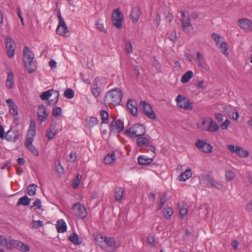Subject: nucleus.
<instances>
[{"mask_svg": "<svg viewBox=\"0 0 252 252\" xmlns=\"http://www.w3.org/2000/svg\"><path fill=\"white\" fill-rule=\"evenodd\" d=\"M49 113L47 112L46 107L43 105H39L37 108L38 120L40 122L45 121L48 116Z\"/></svg>", "mask_w": 252, "mask_h": 252, "instance_id": "6ab92c4d", "label": "nucleus"}, {"mask_svg": "<svg viewBox=\"0 0 252 252\" xmlns=\"http://www.w3.org/2000/svg\"><path fill=\"white\" fill-rule=\"evenodd\" d=\"M180 214L181 217L184 218L186 216L188 212L187 206L184 202H182L178 204Z\"/></svg>", "mask_w": 252, "mask_h": 252, "instance_id": "4c0bfd02", "label": "nucleus"}, {"mask_svg": "<svg viewBox=\"0 0 252 252\" xmlns=\"http://www.w3.org/2000/svg\"><path fill=\"white\" fill-rule=\"evenodd\" d=\"M153 159L146 156H140L138 158V162L140 165H146L151 163Z\"/></svg>", "mask_w": 252, "mask_h": 252, "instance_id": "e433bc0d", "label": "nucleus"}, {"mask_svg": "<svg viewBox=\"0 0 252 252\" xmlns=\"http://www.w3.org/2000/svg\"><path fill=\"white\" fill-rule=\"evenodd\" d=\"M56 172L60 175H63L64 173V168L61 165L60 161L56 166Z\"/></svg>", "mask_w": 252, "mask_h": 252, "instance_id": "864d4df0", "label": "nucleus"}, {"mask_svg": "<svg viewBox=\"0 0 252 252\" xmlns=\"http://www.w3.org/2000/svg\"><path fill=\"white\" fill-rule=\"evenodd\" d=\"M139 109L143 114L150 119L156 120L157 116L151 105L146 101H141L139 104Z\"/></svg>", "mask_w": 252, "mask_h": 252, "instance_id": "1a4fd4ad", "label": "nucleus"}, {"mask_svg": "<svg viewBox=\"0 0 252 252\" xmlns=\"http://www.w3.org/2000/svg\"><path fill=\"white\" fill-rule=\"evenodd\" d=\"M91 92L95 97H97L100 94V89L99 87H96L94 85H92L91 87Z\"/></svg>", "mask_w": 252, "mask_h": 252, "instance_id": "8fccbe9b", "label": "nucleus"}, {"mask_svg": "<svg viewBox=\"0 0 252 252\" xmlns=\"http://www.w3.org/2000/svg\"><path fill=\"white\" fill-rule=\"evenodd\" d=\"M173 210L171 207H167L163 210V215L165 219L169 220L173 215Z\"/></svg>", "mask_w": 252, "mask_h": 252, "instance_id": "c03bdc74", "label": "nucleus"}, {"mask_svg": "<svg viewBox=\"0 0 252 252\" xmlns=\"http://www.w3.org/2000/svg\"><path fill=\"white\" fill-rule=\"evenodd\" d=\"M68 239L70 242L76 245H80L82 243L78 235L75 233H73L72 235L70 236Z\"/></svg>", "mask_w": 252, "mask_h": 252, "instance_id": "79ce46f5", "label": "nucleus"}, {"mask_svg": "<svg viewBox=\"0 0 252 252\" xmlns=\"http://www.w3.org/2000/svg\"><path fill=\"white\" fill-rule=\"evenodd\" d=\"M33 206H34L37 209H40L41 206L40 200L39 199H36L33 203Z\"/></svg>", "mask_w": 252, "mask_h": 252, "instance_id": "69168bd1", "label": "nucleus"}, {"mask_svg": "<svg viewBox=\"0 0 252 252\" xmlns=\"http://www.w3.org/2000/svg\"><path fill=\"white\" fill-rule=\"evenodd\" d=\"M62 112V109L60 107H54L52 111V114L54 117L59 116Z\"/></svg>", "mask_w": 252, "mask_h": 252, "instance_id": "603ef678", "label": "nucleus"}, {"mask_svg": "<svg viewBox=\"0 0 252 252\" xmlns=\"http://www.w3.org/2000/svg\"><path fill=\"white\" fill-rule=\"evenodd\" d=\"M23 62L29 73H32L36 69L34 55L28 47H25L24 49Z\"/></svg>", "mask_w": 252, "mask_h": 252, "instance_id": "7ed1b4c3", "label": "nucleus"}, {"mask_svg": "<svg viewBox=\"0 0 252 252\" xmlns=\"http://www.w3.org/2000/svg\"><path fill=\"white\" fill-rule=\"evenodd\" d=\"M96 28L100 31L104 32H106V30L104 29V25L102 23L98 22L96 23Z\"/></svg>", "mask_w": 252, "mask_h": 252, "instance_id": "0e129e2a", "label": "nucleus"}, {"mask_svg": "<svg viewBox=\"0 0 252 252\" xmlns=\"http://www.w3.org/2000/svg\"><path fill=\"white\" fill-rule=\"evenodd\" d=\"M37 186L34 184L30 185L27 188L28 193L30 196H33L35 194Z\"/></svg>", "mask_w": 252, "mask_h": 252, "instance_id": "a18cd8bd", "label": "nucleus"}, {"mask_svg": "<svg viewBox=\"0 0 252 252\" xmlns=\"http://www.w3.org/2000/svg\"><path fill=\"white\" fill-rule=\"evenodd\" d=\"M82 176L80 174H78L76 175V178L72 181V186L74 189H76L79 186Z\"/></svg>", "mask_w": 252, "mask_h": 252, "instance_id": "09e8293b", "label": "nucleus"}, {"mask_svg": "<svg viewBox=\"0 0 252 252\" xmlns=\"http://www.w3.org/2000/svg\"><path fill=\"white\" fill-rule=\"evenodd\" d=\"M229 116L231 119L236 121L237 120L239 117V114L236 110H234L231 113L229 114Z\"/></svg>", "mask_w": 252, "mask_h": 252, "instance_id": "13d9d810", "label": "nucleus"}, {"mask_svg": "<svg viewBox=\"0 0 252 252\" xmlns=\"http://www.w3.org/2000/svg\"><path fill=\"white\" fill-rule=\"evenodd\" d=\"M56 33L58 35L68 37L70 33L68 28L65 22H59L57 29Z\"/></svg>", "mask_w": 252, "mask_h": 252, "instance_id": "a211bd4d", "label": "nucleus"}, {"mask_svg": "<svg viewBox=\"0 0 252 252\" xmlns=\"http://www.w3.org/2000/svg\"><path fill=\"white\" fill-rule=\"evenodd\" d=\"M19 241H20L19 240H10L9 241H8L7 240L4 247L8 250L17 249V247L18 246Z\"/></svg>", "mask_w": 252, "mask_h": 252, "instance_id": "f704fd0d", "label": "nucleus"}, {"mask_svg": "<svg viewBox=\"0 0 252 252\" xmlns=\"http://www.w3.org/2000/svg\"><path fill=\"white\" fill-rule=\"evenodd\" d=\"M193 77V72L191 70L187 71L181 77V81L182 83L188 82Z\"/></svg>", "mask_w": 252, "mask_h": 252, "instance_id": "473e14b6", "label": "nucleus"}, {"mask_svg": "<svg viewBox=\"0 0 252 252\" xmlns=\"http://www.w3.org/2000/svg\"><path fill=\"white\" fill-rule=\"evenodd\" d=\"M33 142H25L26 147L31 151L32 154L37 157L38 156V152L36 148L32 145Z\"/></svg>", "mask_w": 252, "mask_h": 252, "instance_id": "c9c22d12", "label": "nucleus"}, {"mask_svg": "<svg viewBox=\"0 0 252 252\" xmlns=\"http://www.w3.org/2000/svg\"><path fill=\"white\" fill-rule=\"evenodd\" d=\"M195 146L203 153H208L212 152L213 147L205 140L199 139L196 142Z\"/></svg>", "mask_w": 252, "mask_h": 252, "instance_id": "2eb2a0df", "label": "nucleus"}, {"mask_svg": "<svg viewBox=\"0 0 252 252\" xmlns=\"http://www.w3.org/2000/svg\"><path fill=\"white\" fill-rule=\"evenodd\" d=\"M6 103L9 108L10 114L14 116L17 115L18 113V108L13 100L11 98H8L6 100Z\"/></svg>", "mask_w": 252, "mask_h": 252, "instance_id": "393cba45", "label": "nucleus"}, {"mask_svg": "<svg viewBox=\"0 0 252 252\" xmlns=\"http://www.w3.org/2000/svg\"><path fill=\"white\" fill-rule=\"evenodd\" d=\"M56 228L59 233H63L66 231L67 225L64 220H59L57 221Z\"/></svg>", "mask_w": 252, "mask_h": 252, "instance_id": "cd10ccee", "label": "nucleus"}, {"mask_svg": "<svg viewBox=\"0 0 252 252\" xmlns=\"http://www.w3.org/2000/svg\"><path fill=\"white\" fill-rule=\"evenodd\" d=\"M110 130L112 132H119L124 128L123 122L114 118L109 126Z\"/></svg>", "mask_w": 252, "mask_h": 252, "instance_id": "dca6fc26", "label": "nucleus"}, {"mask_svg": "<svg viewBox=\"0 0 252 252\" xmlns=\"http://www.w3.org/2000/svg\"><path fill=\"white\" fill-rule=\"evenodd\" d=\"M177 37L176 32L175 31H173L168 33V38L172 41L174 42Z\"/></svg>", "mask_w": 252, "mask_h": 252, "instance_id": "4d7b16f0", "label": "nucleus"}, {"mask_svg": "<svg viewBox=\"0 0 252 252\" xmlns=\"http://www.w3.org/2000/svg\"><path fill=\"white\" fill-rule=\"evenodd\" d=\"M69 161L73 162L75 161L77 159V155L75 152H71L69 154Z\"/></svg>", "mask_w": 252, "mask_h": 252, "instance_id": "bf43d9fd", "label": "nucleus"}, {"mask_svg": "<svg viewBox=\"0 0 252 252\" xmlns=\"http://www.w3.org/2000/svg\"><path fill=\"white\" fill-rule=\"evenodd\" d=\"M32 225L33 228L37 229L43 225V222L41 220L33 221Z\"/></svg>", "mask_w": 252, "mask_h": 252, "instance_id": "6e6d98bb", "label": "nucleus"}, {"mask_svg": "<svg viewBox=\"0 0 252 252\" xmlns=\"http://www.w3.org/2000/svg\"><path fill=\"white\" fill-rule=\"evenodd\" d=\"M124 189L122 187H116L115 190V199L116 201L120 202L123 199Z\"/></svg>", "mask_w": 252, "mask_h": 252, "instance_id": "7c9ffc66", "label": "nucleus"}, {"mask_svg": "<svg viewBox=\"0 0 252 252\" xmlns=\"http://www.w3.org/2000/svg\"><path fill=\"white\" fill-rule=\"evenodd\" d=\"M196 62L200 68H205L206 64L204 61L203 56L199 52L196 53Z\"/></svg>", "mask_w": 252, "mask_h": 252, "instance_id": "c756f323", "label": "nucleus"}, {"mask_svg": "<svg viewBox=\"0 0 252 252\" xmlns=\"http://www.w3.org/2000/svg\"><path fill=\"white\" fill-rule=\"evenodd\" d=\"M30 199L27 195H25L19 199L17 205V206H27L30 204Z\"/></svg>", "mask_w": 252, "mask_h": 252, "instance_id": "58836bf2", "label": "nucleus"}, {"mask_svg": "<svg viewBox=\"0 0 252 252\" xmlns=\"http://www.w3.org/2000/svg\"><path fill=\"white\" fill-rule=\"evenodd\" d=\"M127 108L129 111L133 116H136L137 114V104L135 100L129 99L127 102Z\"/></svg>", "mask_w": 252, "mask_h": 252, "instance_id": "b1692460", "label": "nucleus"}, {"mask_svg": "<svg viewBox=\"0 0 252 252\" xmlns=\"http://www.w3.org/2000/svg\"><path fill=\"white\" fill-rule=\"evenodd\" d=\"M116 156L114 152L108 153L104 158V162L107 165H112L116 161Z\"/></svg>", "mask_w": 252, "mask_h": 252, "instance_id": "bb28decb", "label": "nucleus"}, {"mask_svg": "<svg viewBox=\"0 0 252 252\" xmlns=\"http://www.w3.org/2000/svg\"><path fill=\"white\" fill-rule=\"evenodd\" d=\"M7 240V239L4 236L0 235V246L4 247Z\"/></svg>", "mask_w": 252, "mask_h": 252, "instance_id": "680f3d73", "label": "nucleus"}, {"mask_svg": "<svg viewBox=\"0 0 252 252\" xmlns=\"http://www.w3.org/2000/svg\"><path fill=\"white\" fill-rule=\"evenodd\" d=\"M147 242L149 245L154 246L155 244V240L154 237L152 235L148 236L147 237Z\"/></svg>", "mask_w": 252, "mask_h": 252, "instance_id": "052dcab7", "label": "nucleus"}, {"mask_svg": "<svg viewBox=\"0 0 252 252\" xmlns=\"http://www.w3.org/2000/svg\"><path fill=\"white\" fill-rule=\"evenodd\" d=\"M178 107L187 110H191L193 106L189 99L181 94H179L176 98Z\"/></svg>", "mask_w": 252, "mask_h": 252, "instance_id": "f8f14e48", "label": "nucleus"}, {"mask_svg": "<svg viewBox=\"0 0 252 252\" xmlns=\"http://www.w3.org/2000/svg\"><path fill=\"white\" fill-rule=\"evenodd\" d=\"M36 134V126L33 122H31L29 126L27 137L26 139V142H33V139Z\"/></svg>", "mask_w": 252, "mask_h": 252, "instance_id": "aec40b11", "label": "nucleus"}, {"mask_svg": "<svg viewBox=\"0 0 252 252\" xmlns=\"http://www.w3.org/2000/svg\"><path fill=\"white\" fill-rule=\"evenodd\" d=\"M192 176L191 168H188L184 173H181L178 177V180L181 182L186 181Z\"/></svg>", "mask_w": 252, "mask_h": 252, "instance_id": "c85d7f7f", "label": "nucleus"}, {"mask_svg": "<svg viewBox=\"0 0 252 252\" xmlns=\"http://www.w3.org/2000/svg\"><path fill=\"white\" fill-rule=\"evenodd\" d=\"M100 115L101 117L102 123L106 124L108 123L109 115L108 113L104 111L101 110L100 112Z\"/></svg>", "mask_w": 252, "mask_h": 252, "instance_id": "49530a36", "label": "nucleus"}, {"mask_svg": "<svg viewBox=\"0 0 252 252\" xmlns=\"http://www.w3.org/2000/svg\"><path fill=\"white\" fill-rule=\"evenodd\" d=\"M72 213L75 216L82 220H84L87 216L86 207L80 203H76L73 205Z\"/></svg>", "mask_w": 252, "mask_h": 252, "instance_id": "9b49d317", "label": "nucleus"}, {"mask_svg": "<svg viewBox=\"0 0 252 252\" xmlns=\"http://www.w3.org/2000/svg\"><path fill=\"white\" fill-rule=\"evenodd\" d=\"M226 148L231 153L235 154L237 156L241 158H246L249 155L248 150L239 146H236L232 144H228L227 145Z\"/></svg>", "mask_w": 252, "mask_h": 252, "instance_id": "9d476101", "label": "nucleus"}, {"mask_svg": "<svg viewBox=\"0 0 252 252\" xmlns=\"http://www.w3.org/2000/svg\"><path fill=\"white\" fill-rule=\"evenodd\" d=\"M229 124L230 121L226 119L224 122L221 124L220 127L222 129H226Z\"/></svg>", "mask_w": 252, "mask_h": 252, "instance_id": "e2e57ef3", "label": "nucleus"}, {"mask_svg": "<svg viewBox=\"0 0 252 252\" xmlns=\"http://www.w3.org/2000/svg\"><path fill=\"white\" fill-rule=\"evenodd\" d=\"M246 209L247 211L252 213V201L247 203L246 206Z\"/></svg>", "mask_w": 252, "mask_h": 252, "instance_id": "774afa93", "label": "nucleus"}, {"mask_svg": "<svg viewBox=\"0 0 252 252\" xmlns=\"http://www.w3.org/2000/svg\"><path fill=\"white\" fill-rule=\"evenodd\" d=\"M59 94L58 91L50 90L44 92L41 94L40 98L43 100H47L49 105H55L58 102Z\"/></svg>", "mask_w": 252, "mask_h": 252, "instance_id": "423d86ee", "label": "nucleus"}, {"mask_svg": "<svg viewBox=\"0 0 252 252\" xmlns=\"http://www.w3.org/2000/svg\"><path fill=\"white\" fill-rule=\"evenodd\" d=\"M239 27L245 32H250L252 31V21L247 18H242L238 21Z\"/></svg>", "mask_w": 252, "mask_h": 252, "instance_id": "f3484780", "label": "nucleus"}, {"mask_svg": "<svg viewBox=\"0 0 252 252\" xmlns=\"http://www.w3.org/2000/svg\"><path fill=\"white\" fill-rule=\"evenodd\" d=\"M64 96L68 99H71L74 96V93L72 89L68 88L64 92Z\"/></svg>", "mask_w": 252, "mask_h": 252, "instance_id": "de8ad7c7", "label": "nucleus"}, {"mask_svg": "<svg viewBox=\"0 0 252 252\" xmlns=\"http://www.w3.org/2000/svg\"><path fill=\"white\" fill-rule=\"evenodd\" d=\"M125 49L127 53L130 54L132 52V45L130 41H127L125 45Z\"/></svg>", "mask_w": 252, "mask_h": 252, "instance_id": "5fc2aeb1", "label": "nucleus"}, {"mask_svg": "<svg viewBox=\"0 0 252 252\" xmlns=\"http://www.w3.org/2000/svg\"><path fill=\"white\" fill-rule=\"evenodd\" d=\"M182 27L183 31L186 33H190L193 28L191 24L189 18L181 19Z\"/></svg>", "mask_w": 252, "mask_h": 252, "instance_id": "412c9836", "label": "nucleus"}, {"mask_svg": "<svg viewBox=\"0 0 252 252\" xmlns=\"http://www.w3.org/2000/svg\"><path fill=\"white\" fill-rule=\"evenodd\" d=\"M146 130L144 126L140 124H135L133 125L129 128L126 129L125 131L126 135L130 137H136L145 134Z\"/></svg>", "mask_w": 252, "mask_h": 252, "instance_id": "39448f33", "label": "nucleus"}, {"mask_svg": "<svg viewBox=\"0 0 252 252\" xmlns=\"http://www.w3.org/2000/svg\"><path fill=\"white\" fill-rule=\"evenodd\" d=\"M17 249L22 252H28L30 250V247L29 245L20 241Z\"/></svg>", "mask_w": 252, "mask_h": 252, "instance_id": "37998d69", "label": "nucleus"}, {"mask_svg": "<svg viewBox=\"0 0 252 252\" xmlns=\"http://www.w3.org/2000/svg\"><path fill=\"white\" fill-rule=\"evenodd\" d=\"M94 238L101 249L106 252H114L121 246L120 241L113 237L103 236L101 234H96Z\"/></svg>", "mask_w": 252, "mask_h": 252, "instance_id": "f257e3e1", "label": "nucleus"}, {"mask_svg": "<svg viewBox=\"0 0 252 252\" xmlns=\"http://www.w3.org/2000/svg\"><path fill=\"white\" fill-rule=\"evenodd\" d=\"M219 129V125L211 118L208 126H207L206 128V131L210 132H215L218 131Z\"/></svg>", "mask_w": 252, "mask_h": 252, "instance_id": "2f4dec72", "label": "nucleus"}, {"mask_svg": "<svg viewBox=\"0 0 252 252\" xmlns=\"http://www.w3.org/2000/svg\"><path fill=\"white\" fill-rule=\"evenodd\" d=\"M165 203V198L164 197H162L160 198V201L158 205V210H160Z\"/></svg>", "mask_w": 252, "mask_h": 252, "instance_id": "338daca9", "label": "nucleus"}, {"mask_svg": "<svg viewBox=\"0 0 252 252\" xmlns=\"http://www.w3.org/2000/svg\"><path fill=\"white\" fill-rule=\"evenodd\" d=\"M20 136L18 131L13 130L10 128L5 134V138L8 141H16Z\"/></svg>", "mask_w": 252, "mask_h": 252, "instance_id": "4be33fe9", "label": "nucleus"}, {"mask_svg": "<svg viewBox=\"0 0 252 252\" xmlns=\"http://www.w3.org/2000/svg\"><path fill=\"white\" fill-rule=\"evenodd\" d=\"M151 139L150 135L144 134L137 138L136 144L139 147H149L151 151L155 153V147L151 145Z\"/></svg>", "mask_w": 252, "mask_h": 252, "instance_id": "6e6552de", "label": "nucleus"}, {"mask_svg": "<svg viewBox=\"0 0 252 252\" xmlns=\"http://www.w3.org/2000/svg\"><path fill=\"white\" fill-rule=\"evenodd\" d=\"M87 124L90 127H93L98 124L97 118L94 117H90L87 119Z\"/></svg>", "mask_w": 252, "mask_h": 252, "instance_id": "ea45409f", "label": "nucleus"}, {"mask_svg": "<svg viewBox=\"0 0 252 252\" xmlns=\"http://www.w3.org/2000/svg\"><path fill=\"white\" fill-rule=\"evenodd\" d=\"M123 94L119 88L113 89L108 91L104 97V104L110 107L120 104L123 99Z\"/></svg>", "mask_w": 252, "mask_h": 252, "instance_id": "f03ea898", "label": "nucleus"}, {"mask_svg": "<svg viewBox=\"0 0 252 252\" xmlns=\"http://www.w3.org/2000/svg\"><path fill=\"white\" fill-rule=\"evenodd\" d=\"M57 132V130L55 128H51L50 130L47 132V136L48 139H53L56 133Z\"/></svg>", "mask_w": 252, "mask_h": 252, "instance_id": "3c124183", "label": "nucleus"}, {"mask_svg": "<svg viewBox=\"0 0 252 252\" xmlns=\"http://www.w3.org/2000/svg\"><path fill=\"white\" fill-rule=\"evenodd\" d=\"M199 184L204 187H214L218 189L222 188V184L215 180L208 174L202 175L199 178Z\"/></svg>", "mask_w": 252, "mask_h": 252, "instance_id": "20e7f679", "label": "nucleus"}, {"mask_svg": "<svg viewBox=\"0 0 252 252\" xmlns=\"http://www.w3.org/2000/svg\"><path fill=\"white\" fill-rule=\"evenodd\" d=\"M5 44L8 56L9 58L13 57L16 48V43L11 38L7 37L5 39Z\"/></svg>", "mask_w": 252, "mask_h": 252, "instance_id": "4468645a", "label": "nucleus"}, {"mask_svg": "<svg viewBox=\"0 0 252 252\" xmlns=\"http://www.w3.org/2000/svg\"><path fill=\"white\" fill-rule=\"evenodd\" d=\"M113 25L117 28L120 29L123 27V16L118 8L115 9L112 14Z\"/></svg>", "mask_w": 252, "mask_h": 252, "instance_id": "ddd939ff", "label": "nucleus"}, {"mask_svg": "<svg viewBox=\"0 0 252 252\" xmlns=\"http://www.w3.org/2000/svg\"><path fill=\"white\" fill-rule=\"evenodd\" d=\"M210 120L211 118L209 117L201 119L200 123L198 126L199 128L201 129L202 130L206 131V128H207V126H208Z\"/></svg>", "mask_w": 252, "mask_h": 252, "instance_id": "72a5a7b5", "label": "nucleus"}, {"mask_svg": "<svg viewBox=\"0 0 252 252\" xmlns=\"http://www.w3.org/2000/svg\"><path fill=\"white\" fill-rule=\"evenodd\" d=\"M7 76L6 79V86L8 89H11L14 85V75L12 71L9 70L7 72Z\"/></svg>", "mask_w": 252, "mask_h": 252, "instance_id": "a878e982", "label": "nucleus"}, {"mask_svg": "<svg viewBox=\"0 0 252 252\" xmlns=\"http://www.w3.org/2000/svg\"><path fill=\"white\" fill-rule=\"evenodd\" d=\"M141 12L140 9L138 7H133L130 14V18L133 23H136L138 22L140 16Z\"/></svg>", "mask_w": 252, "mask_h": 252, "instance_id": "5701e85b", "label": "nucleus"}, {"mask_svg": "<svg viewBox=\"0 0 252 252\" xmlns=\"http://www.w3.org/2000/svg\"><path fill=\"white\" fill-rule=\"evenodd\" d=\"M212 38L215 42L216 46L221 50V52L226 56H228L227 43L224 37L216 33L212 34Z\"/></svg>", "mask_w": 252, "mask_h": 252, "instance_id": "0eeeda50", "label": "nucleus"}, {"mask_svg": "<svg viewBox=\"0 0 252 252\" xmlns=\"http://www.w3.org/2000/svg\"><path fill=\"white\" fill-rule=\"evenodd\" d=\"M225 177L227 182L231 181L235 178V174L231 170H227L225 171Z\"/></svg>", "mask_w": 252, "mask_h": 252, "instance_id": "a19ab883", "label": "nucleus"}]
</instances>
